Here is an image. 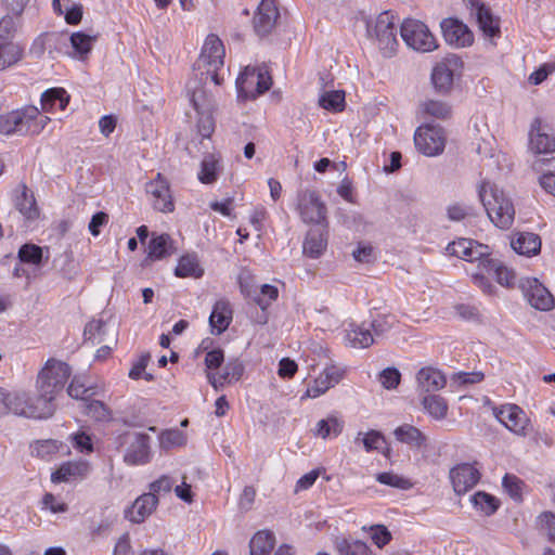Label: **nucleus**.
<instances>
[{
  "label": "nucleus",
  "mask_w": 555,
  "mask_h": 555,
  "mask_svg": "<svg viewBox=\"0 0 555 555\" xmlns=\"http://www.w3.org/2000/svg\"><path fill=\"white\" fill-rule=\"evenodd\" d=\"M444 40L450 46L465 48L473 43L474 36L469 28L457 18H444L441 24Z\"/></svg>",
  "instance_id": "obj_19"
},
{
  "label": "nucleus",
  "mask_w": 555,
  "mask_h": 555,
  "mask_svg": "<svg viewBox=\"0 0 555 555\" xmlns=\"http://www.w3.org/2000/svg\"><path fill=\"white\" fill-rule=\"evenodd\" d=\"M400 34L405 44L417 52H431L438 48L435 36L427 25L418 20H404Z\"/></svg>",
  "instance_id": "obj_8"
},
{
  "label": "nucleus",
  "mask_w": 555,
  "mask_h": 555,
  "mask_svg": "<svg viewBox=\"0 0 555 555\" xmlns=\"http://www.w3.org/2000/svg\"><path fill=\"white\" fill-rule=\"evenodd\" d=\"M344 421L335 415H328L326 418L320 420L314 429L313 434L322 439L336 438L344 429Z\"/></svg>",
  "instance_id": "obj_35"
},
{
  "label": "nucleus",
  "mask_w": 555,
  "mask_h": 555,
  "mask_svg": "<svg viewBox=\"0 0 555 555\" xmlns=\"http://www.w3.org/2000/svg\"><path fill=\"white\" fill-rule=\"evenodd\" d=\"M375 478L379 483L399 490H409L413 487V482L409 478L393 472L378 473Z\"/></svg>",
  "instance_id": "obj_49"
},
{
  "label": "nucleus",
  "mask_w": 555,
  "mask_h": 555,
  "mask_svg": "<svg viewBox=\"0 0 555 555\" xmlns=\"http://www.w3.org/2000/svg\"><path fill=\"white\" fill-rule=\"evenodd\" d=\"M81 410L85 414L99 422H107L112 418L109 409L99 400L89 399L81 403Z\"/></svg>",
  "instance_id": "obj_45"
},
{
  "label": "nucleus",
  "mask_w": 555,
  "mask_h": 555,
  "mask_svg": "<svg viewBox=\"0 0 555 555\" xmlns=\"http://www.w3.org/2000/svg\"><path fill=\"white\" fill-rule=\"evenodd\" d=\"M232 309L230 302L221 299L218 300L212 308V311L209 317V325L211 327V333L220 335L223 333L232 321Z\"/></svg>",
  "instance_id": "obj_29"
},
{
  "label": "nucleus",
  "mask_w": 555,
  "mask_h": 555,
  "mask_svg": "<svg viewBox=\"0 0 555 555\" xmlns=\"http://www.w3.org/2000/svg\"><path fill=\"white\" fill-rule=\"evenodd\" d=\"M191 101L195 111L198 114L197 130L203 138H210L215 130V119L212 112L215 108V101L208 96L205 91H194Z\"/></svg>",
  "instance_id": "obj_16"
},
{
  "label": "nucleus",
  "mask_w": 555,
  "mask_h": 555,
  "mask_svg": "<svg viewBox=\"0 0 555 555\" xmlns=\"http://www.w3.org/2000/svg\"><path fill=\"white\" fill-rule=\"evenodd\" d=\"M346 343L352 348H367L374 343L370 325L351 323L346 330Z\"/></svg>",
  "instance_id": "obj_31"
},
{
  "label": "nucleus",
  "mask_w": 555,
  "mask_h": 555,
  "mask_svg": "<svg viewBox=\"0 0 555 555\" xmlns=\"http://www.w3.org/2000/svg\"><path fill=\"white\" fill-rule=\"evenodd\" d=\"M396 20L392 13L385 11L365 21L367 37L375 41L386 57H390L398 47Z\"/></svg>",
  "instance_id": "obj_6"
},
{
  "label": "nucleus",
  "mask_w": 555,
  "mask_h": 555,
  "mask_svg": "<svg viewBox=\"0 0 555 555\" xmlns=\"http://www.w3.org/2000/svg\"><path fill=\"white\" fill-rule=\"evenodd\" d=\"M422 112L430 117L447 119L452 115L451 106L443 101L426 100L421 104Z\"/></svg>",
  "instance_id": "obj_44"
},
{
  "label": "nucleus",
  "mask_w": 555,
  "mask_h": 555,
  "mask_svg": "<svg viewBox=\"0 0 555 555\" xmlns=\"http://www.w3.org/2000/svg\"><path fill=\"white\" fill-rule=\"evenodd\" d=\"M175 253L172 241L168 234L153 237L147 247V258L159 260Z\"/></svg>",
  "instance_id": "obj_37"
},
{
  "label": "nucleus",
  "mask_w": 555,
  "mask_h": 555,
  "mask_svg": "<svg viewBox=\"0 0 555 555\" xmlns=\"http://www.w3.org/2000/svg\"><path fill=\"white\" fill-rule=\"evenodd\" d=\"M362 441L366 452L378 450L385 442L384 436L377 430H370L367 433H359L354 439L356 442Z\"/></svg>",
  "instance_id": "obj_50"
},
{
  "label": "nucleus",
  "mask_w": 555,
  "mask_h": 555,
  "mask_svg": "<svg viewBox=\"0 0 555 555\" xmlns=\"http://www.w3.org/2000/svg\"><path fill=\"white\" fill-rule=\"evenodd\" d=\"M462 61L450 54L438 62L431 72V82L438 92L446 93L452 89L454 75L462 68Z\"/></svg>",
  "instance_id": "obj_14"
},
{
  "label": "nucleus",
  "mask_w": 555,
  "mask_h": 555,
  "mask_svg": "<svg viewBox=\"0 0 555 555\" xmlns=\"http://www.w3.org/2000/svg\"><path fill=\"white\" fill-rule=\"evenodd\" d=\"M446 142L444 130L438 126H420L414 134L417 151L429 157L440 155L444 151Z\"/></svg>",
  "instance_id": "obj_10"
},
{
  "label": "nucleus",
  "mask_w": 555,
  "mask_h": 555,
  "mask_svg": "<svg viewBox=\"0 0 555 555\" xmlns=\"http://www.w3.org/2000/svg\"><path fill=\"white\" fill-rule=\"evenodd\" d=\"M113 555H133L132 545L128 533H124L118 538L113 550Z\"/></svg>",
  "instance_id": "obj_64"
},
{
  "label": "nucleus",
  "mask_w": 555,
  "mask_h": 555,
  "mask_svg": "<svg viewBox=\"0 0 555 555\" xmlns=\"http://www.w3.org/2000/svg\"><path fill=\"white\" fill-rule=\"evenodd\" d=\"M151 438L142 433H129L125 435L128 444L124 454V462L130 466L145 465L152 459L150 449Z\"/></svg>",
  "instance_id": "obj_13"
},
{
  "label": "nucleus",
  "mask_w": 555,
  "mask_h": 555,
  "mask_svg": "<svg viewBox=\"0 0 555 555\" xmlns=\"http://www.w3.org/2000/svg\"><path fill=\"white\" fill-rule=\"evenodd\" d=\"M14 205L16 209L28 220H34L38 217L39 210L36 205L34 194L27 189L24 183H21L14 190Z\"/></svg>",
  "instance_id": "obj_28"
},
{
  "label": "nucleus",
  "mask_w": 555,
  "mask_h": 555,
  "mask_svg": "<svg viewBox=\"0 0 555 555\" xmlns=\"http://www.w3.org/2000/svg\"><path fill=\"white\" fill-rule=\"evenodd\" d=\"M417 387L422 391H438L446 386V376L436 367H422L416 374Z\"/></svg>",
  "instance_id": "obj_30"
},
{
  "label": "nucleus",
  "mask_w": 555,
  "mask_h": 555,
  "mask_svg": "<svg viewBox=\"0 0 555 555\" xmlns=\"http://www.w3.org/2000/svg\"><path fill=\"white\" fill-rule=\"evenodd\" d=\"M530 150L538 153H553L555 151V139L546 132V126L542 119L535 117L529 130Z\"/></svg>",
  "instance_id": "obj_22"
},
{
  "label": "nucleus",
  "mask_w": 555,
  "mask_h": 555,
  "mask_svg": "<svg viewBox=\"0 0 555 555\" xmlns=\"http://www.w3.org/2000/svg\"><path fill=\"white\" fill-rule=\"evenodd\" d=\"M173 483L175 480L171 477L163 475L157 480L150 485V493H154L156 495V493L160 492H170L173 487Z\"/></svg>",
  "instance_id": "obj_62"
},
{
  "label": "nucleus",
  "mask_w": 555,
  "mask_h": 555,
  "mask_svg": "<svg viewBox=\"0 0 555 555\" xmlns=\"http://www.w3.org/2000/svg\"><path fill=\"white\" fill-rule=\"evenodd\" d=\"M20 16L8 13L0 21V40H12L18 25Z\"/></svg>",
  "instance_id": "obj_51"
},
{
  "label": "nucleus",
  "mask_w": 555,
  "mask_h": 555,
  "mask_svg": "<svg viewBox=\"0 0 555 555\" xmlns=\"http://www.w3.org/2000/svg\"><path fill=\"white\" fill-rule=\"evenodd\" d=\"M467 5L470 13L475 15L480 30L486 36L494 37L500 34L499 21L481 0H467Z\"/></svg>",
  "instance_id": "obj_23"
},
{
  "label": "nucleus",
  "mask_w": 555,
  "mask_h": 555,
  "mask_svg": "<svg viewBox=\"0 0 555 555\" xmlns=\"http://www.w3.org/2000/svg\"><path fill=\"white\" fill-rule=\"evenodd\" d=\"M158 505V499L154 493L140 495L126 512L127 518L133 524H141L150 517Z\"/></svg>",
  "instance_id": "obj_24"
},
{
  "label": "nucleus",
  "mask_w": 555,
  "mask_h": 555,
  "mask_svg": "<svg viewBox=\"0 0 555 555\" xmlns=\"http://www.w3.org/2000/svg\"><path fill=\"white\" fill-rule=\"evenodd\" d=\"M57 451V443L55 440H44V441H38L33 447V453H35L37 456L46 459L49 455L55 453Z\"/></svg>",
  "instance_id": "obj_60"
},
{
  "label": "nucleus",
  "mask_w": 555,
  "mask_h": 555,
  "mask_svg": "<svg viewBox=\"0 0 555 555\" xmlns=\"http://www.w3.org/2000/svg\"><path fill=\"white\" fill-rule=\"evenodd\" d=\"M511 247L518 255L532 257L541 250V238L532 232H517L511 237Z\"/></svg>",
  "instance_id": "obj_27"
},
{
  "label": "nucleus",
  "mask_w": 555,
  "mask_h": 555,
  "mask_svg": "<svg viewBox=\"0 0 555 555\" xmlns=\"http://www.w3.org/2000/svg\"><path fill=\"white\" fill-rule=\"evenodd\" d=\"M423 406L436 420H442L447 416L448 404L440 396L428 395L424 397Z\"/></svg>",
  "instance_id": "obj_47"
},
{
  "label": "nucleus",
  "mask_w": 555,
  "mask_h": 555,
  "mask_svg": "<svg viewBox=\"0 0 555 555\" xmlns=\"http://www.w3.org/2000/svg\"><path fill=\"white\" fill-rule=\"evenodd\" d=\"M539 522L547 531L548 539L555 543V514L544 512L539 516Z\"/></svg>",
  "instance_id": "obj_61"
},
{
  "label": "nucleus",
  "mask_w": 555,
  "mask_h": 555,
  "mask_svg": "<svg viewBox=\"0 0 555 555\" xmlns=\"http://www.w3.org/2000/svg\"><path fill=\"white\" fill-rule=\"evenodd\" d=\"M345 367L335 363H325L323 371L309 385L301 399H315L324 395L327 390L335 387L345 377Z\"/></svg>",
  "instance_id": "obj_15"
},
{
  "label": "nucleus",
  "mask_w": 555,
  "mask_h": 555,
  "mask_svg": "<svg viewBox=\"0 0 555 555\" xmlns=\"http://www.w3.org/2000/svg\"><path fill=\"white\" fill-rule=\"evenodd\" d=\"M89 472L90 465L87 461L66 462L51 474V480L54 483L73 482L86 477Z\"/></svg>",
  "instance_id": "obj_26"
},
{
  "label": "nucleus",
  "mask_w": 555,
  "mask_h": 555,
  "mask_svg": "<svg viewBox=\"0 0 555 555\" xmlns=\"http://www.w3.org/2000/svg\"><path fill=\"white\" fill-rule=\"evenodd\" d=\"M474 507L485 515L489 516L495 513L499 507V501L493 495L479 491L470 498Z\"/></svg>",
  "instance_id": "obj_46"
},
{
  "label": "nucleus",
  "mask_w": 555,
  "mask_h": 555,
  "mask_svg": "<svg viewBox=\"0 0 555 555\" xmlns=\"http://www.w3.org/2000/svg\"><path fill=\"white\" fill-rule=\"evenodd\" d=\"M502 486L513 500H521V481L518 477L508 474L505 475L502 480Z\"/></svg>",
  "instance_id": "obj_53"
},
{
  "label": "nucleus",
  "mask_w": 555,
  "mask_h": 555,
  "mask_svg": "<svg viewBox=\"0 0 555 555\" xmlns=\"http://www.w3.org/2000/svg\"><path fill=\"white\" fill-rule=\"evenodd\" d=\"M341 555H373L370 547L361 541L346 543L340 547Z\"/></svg>",
  "instance_id": "obj_59"
},
{
  "label": "nucleus",
  "mask_w": 555,
  "mask_h": 555,
  "mask_svg": "<svg viewBox=\"0 0 555 555\" xmlns=\"http://www.w3.org/2000/svg\"><path fill=\"white\" fill-rule=\"evenodd\" d=\"M401 374L396 367H387L383 370L378 379L386 389H395L400 383Z\"/></svg>",
  "instance_id": "obj_54"
},
{
  "label": "nucleus",
  "mask_w": 555,
  "mask_h": 555,
  "mask_svg": "<svg viewBox=\"0 0 555 555\" xmlns=\"http://www.w3.org/2000/svg\"><path fill=\"white\" fill-rule=\"evenodd\" d=\"M477 192L491 222L500 229H509L515 219V208L503 190L495 183L483 180L478 184Z\"/></svg>",
  "instance_id": "obj_3"
},
{
  "label": "nucleus",
  "mask_w": 555,
  "mask_h": 555,
  "mask_svg": "<svg viewBox=\"0 0 555 555\" xmlns=\"http://www.w3.org/2000/svg\"><path fill=\"white\" fill-rule=\"evenodd\" d=\"M224 47L216 35L207 36L202 48L201 55L195 63V69L199 72L201 80L209 79L219 86L223 81Z\"/></svg>",
  "instance_id": "obj_5"
},
{
  "label": "nucleus",
  "mask_w": 555,
  "mask_h": 555,
  "mask_svg": "<svg viewBox=\"0 0 555 555\" xmlns=\"http://www.w3.org/2000/svg\"><path fill=\"white\" fill-rule=\"evenodd\" d=\"M319 104L324 109L341 112L345 107V92L341 90L326 91L320 95Z\"/></svg>",
  "instance_id": "obj_48"
},
{
  "label": "nucleus",
  "mask_w": 555,
  "mask_h": 555,
  "mask_svg": "<svg viewBox=\"0 0 555 555\" xmlns=\"http://www.w3.org/2000/svg\"><path fill=\"white\" fill-rule=\"evenodd\" d=\"M326 224H320L308 231L302 244L304 254L312 259L319 258L327 246Z\"/></svg>",
  "instance_id": "obj_25"
},
{
  "label": "nucleus",
  "mask_w": 555,
  "mask_h": 555,
  "mask_svg": "<svg viewBox=\"0 0 555 555\" xmlns=\"http://www.w3.org/2000/svg\"><path fill=\"white\" fill-rule=\"evenodd\" d=\"M70 441L73 447L80 453H91L93 451V444L91 437L83 431H79L70 435Z\"/></svg>",
  "instance_id": "obj_55"
},
{
  "label": "nucleus",
  "mask_w": 555,
  "mask_h": 555,
  "mask_svg": "<svg viewBox=\"0 0 555 555\" xmlns=\"http://www.w3.org/2000/svg\"><path fill=\"white\" fill-rule=\"evenodd\" d=\"M108 219V215L104 211H98L94 214L88 225L90 233L93 236H98L101 232V228L107 224Z\"/></svg>",
  "instance_id": "obj_63"
},
{
  "label": "nucleus",
  "mask_w": 555,
  "mask_h": 555,
  "mask_svg": "<svg viewBox=\"0 0 555 555\" xmlns=\"http://www.w3.org/2000/svg\"><path fill=\"white\" fill-rule=\"evenodd\" d=\"M95 36H90L85 33H74L69 37L72 48L74 49L73 56L79 60H83L92 49Z\"/></svg>",
  "instance_id": "obj_42"
},
{
  "label": "nucleus",
  "mask_w": 555,
  "mask_h": 555,
  "mask_svg": "<svg viewBox=\"0 0 555 555\" xmlns=\"http://www.w3.org/2000/svg\"><path fill=\"white\" fill-rule=\"evenodd\" d=\"M69 102V95L63 88H51L41 95V107L44 112L64 111Z\"/></svg>",
  "instance_id": "obj_34"
},
{
  "label": "nucleus",
  "mask_w": 555,
  "mask_h": 555,
  "mask_svg": "<svg viewBox=\"0 0 555 555\" xmlns=\"http://www.w3.org/2000/svg\"><path fill=\"white\" fill-rule=\"evenodd\" d=\"M175 273L179 278H201L204 270L201 268L195 256L186 255L180 258Z\"/></svg>",
  "instance_id": "obj_43"
},
{
  "label": "nucleus",
  "mask_w": 555,
  "mask_h": 555,
  "mask_svg": "<svg viewBox=\"0 0 555 555\" xmlns=\"http://www.w3.org/2000/svg\"><path fill=\"white\" fill-rule=\"evenodd\" d=\"M275 544L274 534L270 531H258L249 543L250 555H269Z\"/></svg>",
  "instance_id": "obj_40"
},
{
  "label": "nucleus",
  "mask_w": 555,
  "mask_h": 555,
  "mask_svg": "<svg viewBox=\"0 0 555 555\" xmlns=\"http://www.w3.org/2000/svg\"><path fill=\"white\" fill-rule=\"evenodd\" d=\"M85 339L91 341L92 345H100L108 343L111 345L116 344V336L113 333L109 339H106L108 335V326L102 320H92L85 327Z\"/></svg>",
  "instance_id": "obj_32"
},
{
  "label": "nucleus",
  "mask_w": 555,
  "mask_h": 555,
  "mask_svg": "<svg viewBox=\"0 0 555 555\" xmlns=\"http://www.w3.org/2000/svg\"><path fill=\"white\" fill-rule=\"evenodd\" d=\"M220 171V157L215 154H207L201 163L198 180L204 184H211L217 181Z\"/></svg>",
  "instance_id": "obj_36"
},
{
  "label": "nucleus",
  "mask_w": 555,
  "mask_h": 555,
  "mask_svg": "<svg viewBox=\"0 0 555 555\" xmlns=\"http://www.w3.org/2000/svg\"><path fill=\"white\" fill-rule=\"evenodd\" d=\"M280 13L275 0H262L254 16V28L259 36L268 35L275 26Z\"/></svg>",
  "instance_id": "obj_21"
},
{
  "label": "nucleus",
  "mask_w": 555,
  "mask_h": 555,
  "mask_svg": "<svg viewBox=\"0 0 555 555\" xmlns=\"http://www.w3.org/2000/svg\"><path fill=\"white\" fill-rule=\"evenodd\" d=\"M18 258L22 262L39 264L42 258V250L34 244H25L18 250Z\"/></svg>",
  "instance_id": "obj_52"
},
{
  "label": "nucleus",
  "mask_w": 555,
  "mask_h": 555,
  "mask_svg": "<svg viewBox=\"0 0 555 555\" xmlns=\"http://www.w3.org/2000/svg\"><path fill=\"white\" fill-rule=\"evenodd\" d=\"M450 479L455 493L462 495L478 483L480 472L474 464L463 463L450 470Z\"/></svg>",
  "instance_id": "obj_20"
},
{
  "label": "nucleus",
  "mask_w": 555,
  "mask_h": 555,
  "mask_svg": "<svg viewBox=\"0 0 555 555\" xmlns=\"http://www.w3.org/2000/svg\"><path fill=\"white\" fill-rule=\"evenodd\" d=\"M159 442L163 448L168 449L171 447L182 446L184 443V437L182 433L177 429L166 430L160 434Z\"/></svg>",
  "instance_id": "obj_57"
},
{
  "label": "nucleus",
  "mask_w": 555,
  "mask_h": 555,
  "mask_svg": "<svg viewBox=\"0 0 555 555\" xmlns=\"http://www.w3.org/2000/svg\"><path fill=\"white\" fill-rule=\"evenodd\" d=\"M528 304L540 311H551L555 307V298L551 292L535 278H528L521 283Z\"/></svg>",
  "instance_id": "obj_17"
},
{
  "label": "nucleus",
  "mask_w": 555,
  "mask_h": 555,
  "mask_svg": "<svg viewBox=\"0 0 555 555\" xmlns=\"http://www.w3.org/2000/svg\"><path fill=\"white\" fill-rule=\"evenodd\" d=\"M36 392L31 397L23 390L8 391L0 387V417L10 413L33 420L52 417L56 411V399L42 388H36Z\"/></svg>",
  "instance_id": "obj_1"
},
{
  "label": "nucleus",
  "mask_w": 555,
  "mask_h": 555,
  "mask_svg": "<svg viewBox=\"0 0 555 555\" xmlns=\"http://www.w3.org/2000/svg\"><path fill=\"white\" fill-rule=\"evenodd\" d=\"M447 250L450 255L469 262L480 261V266L487 274H493L496 282L502 286L512 287L515 285L516 273L499 261L489 258L490 247L488 245L480 244L470 238H460L450 243Z\"/></svg>",
  "instance_id": "obj_2"
},
{
  "label": "nucleus",
  "mask_w": 555,
  "mask_h": 555,
  "mask_svg": "<svg viewBox=\"0 0 555 555\" xmlns=\"http://www.w3.org/2000/svg\"><path fill=\"white\" fill-rule=\"evenodd\" d=\"M271 76L263 67L247 66L236 79L240 96L255 99L270 89Z\"/></svg>",
  "instance_id": "obj_9"
},
{
  "label": "nucleus",
  "mask_w": 555,
  "mask_h": 555,
  "mask_svg": "<svg viewBox=\"0 0 555 555\" xmlns=\"http://www.w3.org/2000/svg\"><path fill=\"white\" fill-rule=\"evenodd\" d=\"M396 439L402 443H406L412 448H421L426 442V437L416 427L404 424L395 429Z\"/></svg>",
  "instance_id": "obj_39"
},
{
  "label": "nucleus",
  "mask_w": 555,
  "mask_h": 555,
  "mask_svg": "<svg viewBox=\"0 0 555 555\" xmlns=\"http://www.w3.org/2000/svg\"><path fill=\"white\" fill-rule=\"evenodd\" d=\"M243 372L244 367L242 363H240L238 361H232L224 366L223 372L219 375H216L211 372H207V378L209 384L215 389H218L219 387H222L224 383L238 380Z\"/></svg>",
  "instance_id": "obj_33"
},
{
  "label": "nucleus",
  "mask_w": 555,
  "mask_h": 555,
  "mask_svg": "<svg viewBox=\"0 0 555 555\" xmlns=\"http://www.w3.org/2000/svg\"><path fill=\"white\" fill-rule=\"evenodd\" d=\"M23 56V49L12 40H0V70L13 66Z\"/></svg>",
  "instance_id": "obj_38"
},
{
  "label": "nucleus",
  "mask_w": 555,
  "mask_h": 555,
  "mask_svg": "<svg viewBox=\"0 0 555 555\" xmlns=\"http://www.w3.org/2000/svg\"><path fill=\"white\" fill-rule=\"evenodd\" d=\"M393 322L395 318L392 315H378L372 321L370 327L373 330L375 336H380L391 328Z\"/></svg>",
  "instance_id": "obj_58"
},
{
  "label": "nucleus",
  "mask_w": 555,
  "mask_h": 555,
  "mask_svg": "<svg viewBox=\"0 0 555 555\" xmlns=\"http://www.w3.org/2000/svg\"><path fill=\"white\" fill-rule=\"evenodd\" d=\"M297 210L307 223H326V207L314 191L305 190L298 193Z\"/></svg>",
  "instance_id": "obj_12"
},
{
  "label": "nucleus",
  "mask_w": 555,
  "mask_h": 555,
  "mask_svg": "<svg viewBox=\"0 0 555 555\" xmlns=\"http://www.w3.org/2000/svg\"><path fill=\"white\" fill-rule=\"evenodd\" d=\"M67 392L72 398L79 399L83 403L90 397L98 393V387L91 385L83 377L75 376L67 388Z\"/></svg>",
  "instance_id": "obj_41"
},
{
  "label": "nucleus",
  "mask_w": 555,
  "mask_h": 555,
  "mask_svg": "<svg viewBox=\"0 0 555 555\" xmlns=\"http://www.w3.org/2000/svg\"><path fill=\"white\" fill-rule=\"evenodd\" d=\"M72 370L69 365L54 358L48 359L36 378V388L47 390L55 399L63 391Z\"/></svg>",
  "instance_id": "obj_7"
},
{
  "label": "nucleus",
  "mask_w": 555,
  "mask_h": 555,
  "mask_svg": "<svg viewBox=\"0 0 555 555\" xmlns=\"http://www.w3.org/2000/svg\"><path fill=\"white\" fill-rule=\"evenodd\" d=\"M146 193L150 195L152 205L156 210L160 212L173 211L175 203L169 182L162 173H157L155 179L146 184Z\"/></svg>",
  "instance_id": "obj_18"
},
{
  "label": "nucleus",
  "mask_w": 555,
  "mask_h": 555,
  "mask_svg": "<svg viewBox=\"0 0 555 555\" xmlns=\"http://www.w3.org/2000/svg\"><path fill=\"white\" fill-rule=\"evenodd\" d=\"M496 420L509 431L526 437L529 433L530 420L525 411L517 404H503L493 410Z\"/></svg>",
  "instance_id": "obj_11"
},
{
  "label": "nucleus",
  "mask_w": 555,
  "mask_h": 555,
  "mask_svg": "<svg viewBox=\"0 0 555 555\" xmlns=\"http://www.w3.org/2000/svg\"><path fill=\"white\" fill-rule=\"evenodd\" d=\"M279 291L275 286L270 284H263L260 288V294L255 297V301L266 309L273 300L278 298Z\"/></svg>",
  "instance_id": "obj_56"
},
{
  "label": "nucleus",
  "mask_w": 555,
  "mask_h": 555,
  "mask_svg": "<svg viewBox=\"0 0 555 555\" xmlns=\"http://www.w3.org/2000/svg\"><path fill=\"white\" fill-rule=\"evenodd\" d=\"M50 118L41 116L36 106L28 105L0 115V133L4 135L39 134Z\"/></svg>",
  "instance_id": "obj_4"
}]
</instances>
